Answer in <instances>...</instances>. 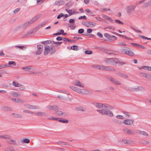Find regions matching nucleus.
<instances>
[{
  "label": "nucleus",
  "mask_w": 151,
  "mask_h": 151,
  "mask_svg": "<svg viewBox=\"0 0 151 151\" xmlns=\"http://www.w3.org/2000/svg\"><path fill=\"white\" fill-rule=\"evenodd\" d=\"M116 74L118 76L121 77L122 78H128V76L127 75L121 73L120 72H118L116 73Z\"/></svg>",
  "instance_id": "obj_17"
},
{
  "label": "nucleus",
  "mask_w": 151,
  "mask_h": 151,
  "mask_svg": "<svg viewBox=\"0 0 151 151\" xmlns=\"http://www.w3.org/2000/svg\"><path fill=\"white\" fill-rule=\"evenodd\" d=\"M106 66L99 65V69L100 70H105Z\"/></svg>",
  "instance_id": "obj_47"
},
{
  "label": "nucleus",
  "mask_w": 151,
  "mask_h": 151,
  "mask_svg": "<svg viewBox=\"0 0 151 151\" xmlns=\"http://www.w3.org/2000/svg\"><path fill=\"white\" fill-rule=\"evenodd\" d=\"M9 67V61L8 62V65H1L0 66V69L4 68Z\"/></svg>",
  "instance_id": "obj_37"
},
{
  "label": "nucleus",
  "mask_w": 151,
  "mask_h": 151,
  "mask_svg": "<svg viewBox=\"0 0 151 151\" xmlns=\"http://www.w3.org/2000/svg\"><path fill=\"white\" fill-rule=\"evenodd\" d=\"M108 79L111 81L113 83L116 84V85H120L121 83H120L119 81L113 78H108Z\"/></svg>",
  "instance_id": "obj_7"
},
{
  "label": "nucleus",
  "mask_w": 151,
  "mask_h": 151,
  "mask_svg": "<svg viewBox=\"0 0 151 151\" xmlns=\"http://www.w3.org/2000/svg\"><path fill=\"white\" fill-rule=\"evenodd\" d=\"M9 108L6 106H3L1 107V109L4 111H6L8 110Z\"/></svg>",
  "instance_id": "obj_41"
},
{
  "label": "nucleus",
  "mask_w": 151,
  "mask_h": 151,
  "mask_svg": "<svg viewBox=\"0 0 151 151\" xmlns=\"http://www.w3.org/2000/svg\"><path fill=\"white\" fill-rule=\"evenodd\" d=\"M58 31H60V33H61V35H65L67 34L66 33H64V31L63 29H60L58 30Z\"/></svg>",
  "instance_id": "obj_51"
},
{
  "label": "nucleus",
  "mask_w": 151,
  "mask_h": 151,
  "mask_svg": "<svg viewBox=\"0 0 151 151\" xmlns=\"http://www.w3.org/2000/svg\"><path fill=\"white\" fill-rule=\"evenodd\" d=\"M115 69L111 66H106L105 70L109 71H114Z\"/></svg>",
  "instance_id": "obj_16"
},
{
  "label": "nucleus",
  "mask_w": 151,
  "mask_h": 151,
  "mask_svg": "<svg viewBox=\"0 0 151 151\" xmlns=\"http://www.w3.org/2000/svg\"><path fill=\"white\" fill-rule=\"evenodd\" d=\"M56 114L59 116H60L62 115L63 113L61 111L59 110H56Z\"/></svg>",
  "instance_id": "obj_38"
},
{
  "label": "nucleus",
  "mask_w": 151,
  "mask_h": 151,
  "mask_svg": "<svg viewBox=\"0 0 151 151\" xmlns=\"http://www.w3.org/2000/svg\"><path fill=\"white\" fill-rule=\"evenodd\" d=\"M85 11L91 14V16H94V15L93 14V13L89 9H87L85 10Z\"/></svg>",
  "instance_id": "obj_44"
},
{
  "label": "nucleus",
  "mask_w": 151,
  "mask_h": 151,
  "mask_svg": "<svg viewBox=\"0 0 151 151\" xmlns=\"http://www.w3.org/2000/svg\"><path fill=\"white\" fill-rule=\"evenodd\" d=\"M85 53L86 54L90 55L92 54V51L91 50H86Z\"/></svg>",
  "instance_id": "obj_55"
},
{
  "label": "nucleus",
  "mask_w": 151,
  "mask_h": 151,
  "mask_svg": "<svg viewBox=\"0 0 151 151\" xmlns=\"http://www.w3.org/2000/svg\"><path fill=\"white\" fill-rule=\"evenodd\" d=\"M70 88L73 91L78 93H79V92H80V91H81L80 89L77 87L71 86Z\"/></svg>",
  "instance_id": "obj_23"
},
{
  "label": "nucleus",
  "mask_w": 151,
  "mask_h": 151,
  "mask_svg": "<svg viewBox=\"0 0 151 151\" xmlns=\"http://www.w3.org/2000/svg\"><path fill=\"white\" fill-rule=\"evenodd\" d=\"M141 142L142 144L144 145H146L149 143V142L148 141L145 140H142Z\"/></svg>",
  "instance_id": "obj_56"
},
{
  "label": "nucleus",
  "mask_w": 151,
  "mask_h": 151,
  "mask_svg": "<svg viewBox=\"0 0 151 151\" xmlns=\"http://www.w3.org/2000/svg\"><path fill=\"white\" fill-rule=\"evenodd\" d=\"M58 121L63 123H67L68 122V120L63 119V118H59Z\"/></svg>",
  "instance_id": "obj_29"
},
{
  "label": "nucleus",
  "mask_w": 151,
  "mask_h": 151,
  "mask_svg": "<svg viewBox=\"0 0 151 151\" xmlns=\"http://www.w3.org/2000/svg\"><path fill=\"white\" fill-rule=\"evenodd\" d=\"M93 104L98 109H100L101 107L109 109H111V107L110 105L107 104H103L96 102L93 103Z\"/></svg>",
  "instance_id": "obj_1"
},
{
  "label": "nucleus",
  "mask_w": 151,
  "mask_h": 151,
  "mask_svg": "<svg viewBox=\"0 0 151 151\" xmlns=\"http://www.w3.org/2000/svg\"><path fill=\"white\" fill-rule=\"evenodd\" d=\"M70 49L76 51L78 50H79L78 46L76 45H73L71 47Z\"/></svg>",
  "instance_id": "obj_31"
},
{
  "label": "nucleus",
  "mask_w": 151,
  "mask_h": 151,
  "mask_svg": "<svg viewBox=\"0 0 151 151\" xmlns=\"http://www.w3.org/2000/svg\"><path fill=\"white\" fill-rule=\"evenodd\" d=\"M23 112L24 113H29V114H33V112L32 111H30L29 110H23Z\"/></svg>",
  "instance_id": "obj_53"
},
{
  "label": "nucleus",
  "mask_w": 151,
  "mask_h": 151,
  "mask_svg": "<svg viewBox=\"0 0 151 151\" xmlns=\"http://www.w3.org/2000/svg\"><path fill=\"white\" fill-rule=\"evenodd\" d=\"M136 133L145 136L148 135V134L145 131H142L140 130H138L137 132H136Z\"/></svg>",
  "instance_id": "obj_25"
},
{
  "label": "nucleus",
  "mask_w": 151,
  "mask_h": 151,
  "mask_svg": "<svg viewBox=\"0 0 151 151\" xmlns=\"http://www.w3.org/2000/svg\"><path fill=\"white\" fill-rule=\"evenodd\" d=\"M64 14L63 13H61L57 17V18L58 19H59L61 17H63L64 16Z\"/></svg>",
  "instance_id": "obj_62"
},
{
  "label": "nucleus",
  "mask_w": 151,
  "mask_h": 151,
  "mask_svg": "<svg viewBox=\"0 0 151 151\" xmlns=\"http://www.w3.org/2000/svg\"><path fill=\"white\" fill-rule=\"evenodd\" d=\"M151 5V1H150L144 4L142 7L143 8H146Z\"/></svg>",
  "instance_id": "obj_20"
},
{
  "label": "nucleus",
  "mask_w": 151,
  "mask_h": 151,
  "mask_svg": "<svg viewBox=\"0 0 151 151\" xmlns=\"http://www.w3.org/2000/svg\"><path fill=\"white\" fill-rule=\"evenodd\" d=\"M11 95L14 97H17L19 95V93L16 92H12L11 93Z\"/></svg>",
  "instance_id": "obj_36"
},
{
  "label": "nucleus",
  "mask_w": 151,
  "mask_h": 151,
  "mask_svg": "<svg viewBox=\"0 0 151 151\" xmlns=\"http://www.w3.org/2000/svg\"><path fill=\"white\" fill-rule=\"evenodd\" d=\"M35 114L40 116H45L46 114L45 113L42 112H38L35 113Z\"/></svg>",
  "instance_id": "obj_30"
},
{
  "label": "nucleus",
  "mask_w": 151,
  "mask_h": 151,
  "mask_svg": "<svg viewBox=\"0 0 151 151\" xmlns=\"http://www.w3.org/2000/svg\"><path fill=\"white\" fill-rule=\"evenodd\" d=\"M139 37L142 38H144L147 40H151V38H148L141 35H139Z\"/></svg>",
  "instance_id": "obj_49"
},
{
  "label": "nucleus",
  "mask_w": 151,
  "mask_h": 151,
  "mask_svg": "<svg viewBox=\"0 0 151 151\" xmlns=\"http://www.w3.org/2000/svg\"><path fill=\"white\" fill-rule=\"evenodd\" d=\"M114 61H115V64H118L121 65L127 64L126 62H123L120 59L116 58H115Z\"/></svg>",
  "instance_id": "obj_4"
},
{
  "label": "nucleus",
  "mask_w": 151,
  "mask_h": 151,
  "mask_svg": "<svg viewBox=\"0 0 151 151\" xmlns=\"http://www.w3.org/2000/svg\"><path fill=\"white\" fill-rule=\"evenodd\" d=\"M142 87L141 86H136L134 88H129L128 90L132 91H137L142 90Z\"/></svg>",
  "instance_id": "obj_5"
},
{
  "label": "nucleus",
  "mask_w": 151,
  "mask_h": 151,
  "mask_svg": "<svg viewBox=\"0 0 151 151\" xmlns=\"http://www.w3.org/2000/svg\"><path fill=\"white\" fill-rule=\"evenodd\" d=\"M116 117L117 119H124V117L123 116L120 115H118L117 116H116Z\"/></svg>",
  "instance_id": "obj_63"
},
{
  "label": "nucleus",
  "mask_w": 151,
  "mask_h": 151,
  "mask_svg": "<svg viewBox=\"0 0 151 151\" xmlns=\"http://www.w3.org/2000/svg\"><path fill=\"white\" fill-rule=\"evenodd\" d=\"M52 42V41L50 40H47L46 41H42L40 42V43L44 45H47L48 44H50Z\"/></svg>",
  "instance_id": "obj_28"
},
{
  "label": "nucleus",
  "mask_w": 151,
  "mask_h": 151,
  "mask_svg": "<svg viewBox=\"0 0 151 151\" xmlns=\"http://www.w3.org/2000/svg\"><path fill=\"white\" fill-rule=\"evenodd\" d=\"M78 19H84L86 20L87 18L85 16L83 15V16L79 17H78Z\"/></svg>",
  "instance_id": "obj_59"
},
{
  "label": "nucleus",
  "mask_w": 151,
  "mask_h": 151,
  "mask_svg": "<svg viewBox=\"0 0 151 151\" xmlns=\"http://www.w3.org/2000/svg\"><path fill=\"white\" fill-rule=\"evenodd\" d=\"M20 10V8H17V9H15L13 11V12L14 14H16L18 12H19Z\"/></svg>",
  "instance_id": "obj_60"
},
{
  "label": "nucleus",
  "mask_w": 151,
  "mask_h": 151,
  "mask_svg": "<svg viewBox=\"0 0 151 151\" xmlns=\"http://www.w3.org/2000/svg\"><path fill=\"white\" fill-rule=\"evenodd\" d=\"M122 113H123L124 114L125 116V117L127 116V118H128L130 116V114H129V113L127 111H122Z\"/></svg>",
  "instance_id": "obj_45"
},
{
  "label": "nucleus",
  "mask_w": 151,
  "mask_h": 151,
  "mask_svg": "<svg viewBox=\"0 0 151 151\" xmlns=\"http://www.w3.org/2000/svg\"><path fill=\"white\" fill-rule=\"evenodd\" d=\"M38 28L37 27H36L34 30H33V31L32 32H28V33L29 34H33L34 35L35 34V32H36L37 30H38Z\"/></svg>",
  "instance_id": "obj_40"
},
{
  "label": "nucleus",
  "mask_w": 151,
  "mask_h": 151,
  "mask_svg": "<svg viewBox=\"0 0 151 151\" xmlns=\"http://www.w3.org/2000/svg\"><path fill=\"white\" fill-rule=\"evenodd\" d=\"M115 58H107V60L106 61L107 63L111 64L114 65L115 63Z\"/></svg>",
  "instance_id": "obj_13"
},
{
  "label": "nucleus",
  "mask_w": 151,
  "mask_h": 151,
  "mask_svg": "<svg viewBox=\"0 0 151 151\" xmlns=\"http://www.w3.org/2000/svg\"><path fill=\"white\" fill-rule=\"evenodd\" d=\"M47 107V109L50 110H54L56 111L58 109V106H49Z\"/></svg>",
  "instance_id": "obj_12"
},
{
  "label": "nucleus",
  "mask_w": 151,
  "mask_h": 151,
  "mask_svg": "<svg viewBox=\"0 0 151 151\" xmlns=\"http://www.w3.org/2000/svg\"><path fill=\"white\" fill-rule=\"evenodd\" d=\"M29 21L28 22H27L24 23V24H23L22 25V27L24 29L25 28L28 26H29L30 24H29Z\"/></svg>",
  "instance_id": "obj_32"
},
{
  "label": "nucleus",
  "mask_w": 151,
  "mask_h": 151,
  "mask_svg": "<svg viewBox=\"0 0 151 151\" xmlns=\"http://www.w3.org/2000/svg\"><path fill=\"white\" fill-rule=\"evenodd\" d=\"M128 130V131H127V134H135V132L132 130L129 129V130Z\"/></svg>",
  "instance_id": "obj_46"
},
{
  "label": "nucleus",
  "mask_w": 151,
  "mask_h": 151,
  "mask_svg": "<svg viewBox=\"0 0 151 151\" xmlns=\"http://www.w3.org/2000/svg\"><path fill=\"white\" fill-rule=\"evenodd\" d=\"M16 142L15 141L10 139V145H16Z\"/></svg>",
  "instance_id": "obj_48"
},
{
  "label": "nucleus",
  "mask_w": 151,
  "mask_h": 151,
  "mask_svg": "<svg viewBox=\"0 0 151 151\" xmlns=\"http://www.w3.org/2000/svg\"><path fill=\"white\" fill-rule=\"evenodd\" d=\"M113 33L114 34L118 36H119V37H123L124 38L125 37V35H121V34H119L118 33H116V32H113Z\"/></svg>",
  "instance_id": "obj_58"
},
{
  "label": "nucleus",
  "mask_w": 151,
  "mask_h": 151,
  "mask_svg": "<svg viewBox=\"0 0 151 151\" xmlns=\"http://www.w3.org/2000/svg\"><path fill=\"white\" fill-rule=\"evenodd\" d=\"M76 109L79 111H85V110L82 107H76Z\"/></svg>",
  "instance_id": "obj_33"
},
{
  "label": "nucleus",
  "mask_w": 151,
  "mask_h": 151,
  "mask_svg": "<svg viewBox=\"0 0 151 151\" xmlns=\"http://www.w3.org/2000/svg\"><path fill=\"white\" fill-rule=\"evenodd\" d=\"M136 6L134 5H130L127 8V12L130 15L131 12L134 10Z\"/></svg>",
  "instance_id": "obj_2"
},
{
  "label": "nucleus",
  "mask_w": 151,
  "mask_h": 151,
  "mask_svg": "<svg viewBox=\"0 0 151 151\" xmlns=\"http://www.w3.org/2000/svg\"><path fill=\"white\" fill-rule=\"evenodd\" d=\"M15 47H16L19 48V49H20L22 50H24L27 48V47L26 46H24L18 45V46H15Z\"/></svg>",
  "instance_id": "obj_34"
},
{
  "label": "nucleus",
  "mask_w": 151,
  "mask_h": 151,
  "mask_svg": "<svg viewBox=\"0 0 151 151\" xmlns=\"http://www.w3.org/2000/svg\"><path fill=\"white\" fill-rule=\"evenodd\" d=\"M84 31V29H83L81 28L79 29L78 31V33L80 34H82Z\"/></svg>",
  "instance_id": "obj_52"
},
{
  "label": "nucleus",
  "mask_w": 151,
  "mask_h": 151,
  "mask_svg": "<svg viewBox=\"0 0 151 151\" xmlns=\"http://www.w3.org/2000/svg\"><path fill=\"white\" fill-rule=\"evenodd\" d=\"M23 142L25 143H29L30 141L29 139L26 138L23 140Z\"/></svg>",
  "instance_id": "obj_54"
},
{
  "label": "nucleus",
  "mask_w": 151,
  "mask_h": 151,
  "mask_svg": "<svg viewBox=\"0 0 151 151\" xmlns=\"http://www.w3.org/2000/svg\"><path fill=\"white\" fill-rule=\"evenodd\" d=\"M12 115H14V116L15 117H17L21 118L22 117V116L21 115L13 113Z\"/></svg>",
  "instance_id": "obj_42"
},
{
  "label": "nucleus",
  "mask_w": 151,
  "mask_h": 151,
  "mask_svg": "<svg viewBox=\"0 0 151 151\" xmlns=\"http://www.w3.org/2000/svg\"><path fill=\"white\" fill-rule=\"evenodd\" d=\"M24 105L25 106H26L29 109H38L39 108V107L38 106H34L28 104H27L26 105Z\"/></svg>",
  "instance_id": "obj_9"
},
{
  "label": "nucleus",
  "mask_w": 151,
  "mask_h": 151,
  "mask_svg": "<svg viewBox=\"0 0 151 151\" xmlns=\"http://www.w3.org/2000/svg\"><path fill=\"white\" fill-rule=\"evenodd\" d=\"M104 115H106L109 116H112L113 114L111 111L106 109L105 110Z\"/></svg>",
  "instance_id": "obj_11"
},
{
  "label": "nucleus",
  "mask_w": 151,
  "mask_h": 151,
  "mask_svg": "<svg viewBox=\"0 0 151 151\" xmlns=\"http://www.w3.org/2000/svg\"><path fill=\"white\" fill-rule=\"evenodd\" d=\"M64 3V1L63 0H59L56 1L55 3V5H63Z\"/></svg>",
  "instance_id": "obj_27"
},
{
  "label": "nucleus",
  "mask_w": 151,
  "mask_h": 151,
  "mask_svg": "<svg viewBox=\"0 0 151 151\" xmlns=\"http://www.w3.org/2000/svg\"><path fill=\"white\" fill-rule=\"evenodd\" d=\"M106 53L109 55L114 54L115 55H118L119 54V52L117 51H114L111 50H108L106 52Z\"/></svg>",
  "instance_id": "obj_19"
},
{
  "label": "nucleus",
  "mask_w": 151,
  "mask_h": 151,
  "mask_svg": "<svg viewBox=\"0 0 151 151\" xmlns=\"http://www.w3.org/2000/svg\"><path fill=\"white\" fill-rule=\"evenodd\" d=\"M90 22L91 23H90V24L91 26V27L95 26L96 24V23L94 22Z\"/></svg>",
  "instance_id": "obj_61"
},
{
  "label": "nucleus",
  "mask_w": 151,
  "mask_h": 151,
  "mask_svg": "<svg viewBox=\"0 0 151 151\" xmlns=\"http://www.w3.org/2000/svg\"><path fill=\"white\" fill-rule=\"evenodd\" d=\"M115 22L118 24H124L123 23L120 21V20H118V19H116L115 20Z\"/></svg>",
  "instance_id": "obj_57"
},
{
  "label": "nucleus",
  "mask_w": 151,
  "mask_h": 151,
  "mask_svg": "<svg viewBox=\"0 0 151 151\" xmlns=\"http://www.w3.org/2000/svg\"><path fill=\"white\" fill-rule=\"evenodd\" d=\"M50 46L47 45H46L45 48L44 55H47L50 52Z\"/></svg>",
  "instance_id": "obj_10"
},
{
  "label": "nucleus",
  "mask_w": 151,
  "mask_h": 151,
  "mask_svg": "<svg viewBox=\"0 0 151 151\" xmlns=\"http://www.w3.org/2000/svg\"><path fill=\"white\" fill-rule=\"evenodd\" d=\"M33 68V67L31 66H28L25 67H22V70L25 71H29V70Z\"/></svg>",
  "instance_id": "obj_21"
},
{
  "label": "nucleus",
  "mask_w": 151,
  "mask_h": 151,
  "mask_svg": "<svg viewBox=\"0 0 151 151\" xmlns=\"http://www.w3.org/2000/svg\"><path fill=\"white\" fill-rule=\"evenodd\" d=\"M127 51L125 49H122L121 50V52L124 54L127 55Z\"/></svg>",
  "instance_id": "obj_50"
},
{
  "label": "nucleus",
  "mask_w": 151,
  "mask_h": 151,
  "mask_svg": "<svg viewBox=\"0 0 151 151\" xmlns=\"http://www.w3.org/2000/svg\"><path fill=\"white\" fill-rule=\"evenodd\" d=\"M80 90L81 91H80V92H79V93H81L83 94H87L91 93V92L90 91H88L85 89H80Z\"/></svg>",
  "instance_id": "obj_14"
},
{
  "label": "nucleus",
  "mask_w": 151,
  "mask_h": 151,
  "mask_svg": "<svg viewBox=\"0 0 151 151\" xmlns=\"http://www.w3.org/2000/svg\"><path fill=\"white\" fill-rule=\"evenodd\" d=\"M105 110L104 109L97 110V111L102 115H104Z\"/></svg>",
  "instance_id": "obj_39"
},
{
  "label": "nucleus",
  "mask_w": 151,
  "mask_h": 151,
  "mask_svg": "<svg viewBox=\"0 0 151 151\" xmlns=\"http://www.w3.org/2000/svg\"><path fill=\"white\" fill-rule=\"evenodd\" d=\"M133 120L127 119L124 120L123 122V123L125 125H131L134 123Z\"/></svg>",
  "instance_id": "obj_6"
},
{
  "label": "nucleus",
  "mask_w": 151,
  "mask_h": 151,
  "mask_svg": "<svg viewBox=\"0 0 151 151\" xmlns=\"http://www.w3.org/2000/svg\"><path fill=\"white\" fill-rule=\"evenodd\" d=\"M37 50L36 54L37 55H40L43 50V46L41 45H38L37 46Z\"/></svg>",
  "instance_id": "obj_3"
},
{
  "label": "nucleus",
  "mask_w": 151,
  "mask_h": 151,
  "mask_svg": "<svg viewBox=\"0 0 151 151\" xmlns=\"http://www.w3.org/2000/svg\"><path fill=\"white\" fill-rule=\"evenodd\" d=\"M41 17V15L40 14H38L37 16H35L32 19L30 20L29 21V24H32L34 23L39 18Z\"/></svg>",
  "instance_id": "obj_8"
},
{
  "label": "nucleus",
  "mask_w": 151,
  "mask_h": 151,
  "mask_svg": "<svg viewBox=\"0 0 151 151\" xmlns=\"http://www.w3.org/2000/svg\"><path fill=\"white\" fill-rule=\"evenodd\" d=\"M16 67V63L14 61H10V67L15 68Z\"/></svg>",
  "instance_id": "obj_26"
},
{
  "label": "nucleus",
  "mask_w": 151,
  "mask_h": 151,
  "mask_svg": "<svg viewBox=\"0 0 151 151\" xmlns=\"http://www.w3.org/2000/svg\"><path fill=\"white\" fill-rule=\"evenodd\" d=\"M12 85L16 87H21L23 86L22 84L17 82H16L15 81L13 82Z\"/></svg>",
  "instance_id": "obj_22"
},
{
  "label": "nucleus",
  "mask_w": 151,
  "mask_h": 151,
  "mask_svg": "<svg viewBox=\"0 0 151 151\" xmlns=\"http://www.w3.org/2000/svg\"><path fill=\"white\" fill-rule=\"evenodd\" d=\"M148 74H147L145 73H140V74L142 76H144V77L146 78L147 76V75Z\"/></svg>",
  "instance_id": "obj_64"
},
{
  "label": "nucleus",
  "mask_w": 151,
  "mask_h": 151,
  "mask_svg": "<svg viewBox=\"0 0 151 151\" xmlns=\"http://www.w3.org/2000/svg\"><path fill=\"white\" fill-rule=\"evenodd\" d=\"M11 99L12 101L17 103H23L24 102V101L22 99L18 98H11Z\"/></svg>",
  "instance_id": "obj_15"
},
{
  "label": "nucleus",
  "mask_w": 151,
  "mask_h": 151,
  "mask_svg": "<svg viewBox=\"0 0 151 151\" xmlns=\"http://www.w3.org/2000/svg\"><path fill=\"white\" fill-rule=\"evenodd\" d=\"M75 85L79 87H84V85L79 81L76 80L75 81Z\"/></svg>",
  "instance_id": "obj_18"
},
{
  "label": "nucleus",
  "mask_w": 151,
  "mask_h": 151,
  "mask_svg": "<svg viewBox=\"0 0 151 151\" xmlns=\"http://www.w3.org/2000/svg\"><path fill=\"white\" fill-rule=\"evenodd\" d=\"M50 50V54H54L56 51L55 47L54 46H51Z\"/></svg>",
  "instance_id": "obj_24"
},
{
  "label": "nucleus",
  "mask_w": 151,
  "mask_h": 151,
  "mask_svg": "<svg viewBox=\"0 0 151 151\" xmlns=\"http://www.w3.org/2000/svg\"><path fill=\"white\" fill-rule=\"evenodd\" d=\"M127 55H129V56H133L134 55V54L132 51L128 50Z\"/></svg>",
  "instance_id": "obj_35"
},
{
  "label": "nucleus",
  "mask_w": 151,
  "mask_h": 151,
  "mask_svg": "<svg viewBox=\"0 0 151 151\" xmlns=\"http://www.w3.org/2000/svg\"><path fill=\"white\" fill-rule=\"evenodd\" d=\"M0 138L2 139H8L9 138L8 135H0Z\"/></svg>",
  "instance_id": "obj_43"
}]
</instances>
